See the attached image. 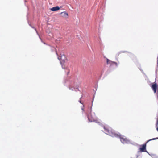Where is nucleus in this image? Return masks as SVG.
<instances>
[{"mask_svg":"<svg viewBox=\"0 0 158 158\" xmlns=\"http://www.w3.org/2000/svg\"><path fill=\"white\" fill-rule=\"evenodd\" d=\"M156 126L157 131H158V121H156Z\"/></svg>","mask_w":158,"mask_h":158,"instance_id":"ddd939ff","label":"nucleus"},{"mask_svg":"<svg viewBox=\"0 0 158 158\" xmlns=\"http://www.w3.org/2000/svg\"><path fill=\"white\" fill-rule=\"evenodd\" d=\"M60 9V7L59 6H56L52 8H51V10L52 11H57Z\"/></svg>","mask_w":158,"mask_h":158,"instance_id":"0eeeda50","label":"nucleus"},{"mask_svg":"<svg viewBox=\"0 0 158 158\" xmlns=\"http://www.w3.org/2000/svg\"><path fill=\"white\" fill-rule=\"evenodd\" d=\"M147 143V142L143 144V145H141L140 146L142 147L139 148L140 150V151H138V152L139 153V152H147V151L146 149V144Z\"/></svg>","mask_w":158,"mask_h":158,"instance_id":"20e7f679","label":"nucleus"},{"mask_svg":"<svg viewBox=\"0 0 158 158\" xmlns=\"http://www.w3.org/2000/svg\"><path fill=\"white\" fill-rule=\"evenodd\" d=\"M58 59L60 61V63L62 66V68L63 69H65V68L63 67V65L64 64L65 61L66 59L65 56L64 55H63L60 57H58Z\"/></svg>","mask_w":158,"mask_h":158,"instance_id":"7ed1b4c3","label":"nucleus"},{"mask_svg":"<svg viewBox=\"0 0 158 158\" xmlns=\"http://www.w3.org/2000/svg\"><path fill=\"white\" fill-rule=\"evenodd\" d=\"M130 56H133L134 55L132 54H130Z\"/></svg>","mask_w":158,"mask_h":158,"instance_id":"b1692460","label":"nucleus"},{"mask_svg":"<svg viewBox=\"0 0 158 158\" xmlns=\"http://www.w3.org/2000/svg\"><path fill=\"white\" fill-rule=\"evenodd\" d=\"M145 80H147V81H149L148 78V77L146 76Z\"/></svg>","mask_w":158,"mask_h":158,"instance_id":"a211bd4d","label":"nucleus"},{"mask_svg":"<svg viewBox=\"0 0 158 158\" xmlns=\"http://www.w3.org/2000/svg\"><path fill=\"white\" fill-rule=\"evenodd\" d=\"M126 52V51H121V52H120V53H122V52L124 53V52Z\"/></svg>","mask_w":158,"mask_h":158,"instance_id":"6ab92c4d","label":"nucleus"},{"mask_svg":"<svg viewBox=\"0 0 158 158\" xmlns=\"http://www.w3.org/2000/svg\"><path fill=\"white\" fill-rule=\"evenodd\" d=\"M69 73V70H68V71L67 72V75H68V74Z\"/></svg>","mask_w":158,"mask_h":158,"instance_id":"aec40b11","label":"nucleus"},{"mask_svg":"<svg viewBox=\"0 0 158 158\" xmlns=\"http://www.w3.org/2000/svg\"><path fill=\"white\" fill-rule=\"evenodd\" d=\"M157 65H158V60L157 61Z\"/></svg>","mask_w":158,"mask_h":158,"instance_id":"a878e982","label":"nucleus"},{"mask_svg":"<svg viewBox=\"0 0 158 158\" xmlns=\"http://www.w3.org/2000/svg\"><path fill=\"white\" fill-rule=\"evenodd\" d=\"M92 107L91 106L90 110L88 111V113H89V114H87V118L89 121L90 122H95L96 123H98L99 125H101L102 124L96 119V116L95 113L94 112L92 113Z\"/></svg>","mask_w":158,"mask_h":158,"instance_id":"f03ea898","label":"nucleus"},{"mask_svg":"<svg viewBox=\"0 0 158 158\" xmlns=\"http://www.w3.org/2000/svg\"><path fill=\"white\" fill-rule=\"evenodd\" d=\"M95 94H94V95H93V101H92V105H91V106H92V105H93V101L94 100V97H95Z\"/></svg>","mask_w":158,"mask_h":158,"instance_id":"f3484780","label":"nucleus"},{"mask_svg":"<svg viewBox=\"0 0 158 158\" xmlns=\"http://www.w3.org/2000/svg\"><path fill=\"white\" fill-rule=\"evenodd\" d=\"M146 152L149 155V154H150L147 151V152Z\"/></svg>","mask_w":158,"mask_h":158,"instance_id":"393cba45","label":"nucleus"},{"mask_svg":"<svg viewBox=\"0 0 158 158\" xmlns=\"http://www.w3.org/2000/svg\"><path fill=\"white\" fill-rule=\"evenodd\" d=\"M67 80H64V82H63V83H64V86H66V84H65V83H66L67 82Z\"/></svg>","mask_w":158,"mask_h":158,"instance_id":"2eb2a0df","label":"nucleus"},{"mask_svg":"<svg viewBox=\"0 0 158 158\" xmlns=\"http://www.w3.org/2000/svg\"><path fill=\"white\" fill-rule=\"evenodd\" d=\"M106 63L107 64H109L110 63V61H111V60H110L109 59L106 58Z\"/></svg>","mask_w":158,"mask_h":158,"instance_id":"4468645a","label":"nucleus"},{"mask_svg":"<svg viewBox=\"0 0 158 158\" xmlns=\"http://www.w3.org/2000/svg\"><path fill=\"white\" fill-rule=\"evenodd\" d=\"M71 84L70 83L69 85V89L72 91H73L74 90V89H75V91H76V90L75 89V88L71 87Z\"/></svg>","mask_w":158,"mask_h":158,"instance_id":"1a4fd4ad","label":"nucleus"},{"mask_svg":"<svg viewBox=\"0 0 158 158\" xmlns=\"http://www.w3.org/2000/svg\"><path fill=\"white\" fill-rule=\"evenodd\" d=\"M158 139V137H156V138H152V139H151L149 140H148L147 142V143H148V142H149L151 141V140H156V139Z\"/></svg>","mask_w":158,"mask_h":158,"instance_id":"9b49d317","label":"nucleus"},{"mask_svg":"<svg viewBox=\"0 0 158 158\" xmlns=\"http://www.w3.org/2000/svg\"><path fill=\"white\" fill-rule=\"evenodd\" d=\"M119 64V62L118 63H117L115 62L112 61H110V63H109V64L110 65V66H112L114 65H116V66L117 67H118V65Z\"/></svg>","mask_w":158,"mask_h":158,"instance_id":"423d86ee","label":"nucleus"},{"mask_svg":"<svg viewBox=\"0 0 158 158\" xmlns=\"http://www.w3.org/2000/svg\"><path fill=\"white\" fill-rule=\"evenodd\" d=\"M76 89H77V90H78V91H79V89H78V87L77 88H76Z\"/></svg>","mask_w":158,"mask_h":158,"instance_id":"5701e85b","label":"nucleus"},{"mask_svg":"<svg viewBox=\"0 0 158 158\" xmlns=\"http://www.w3.org/2000/svg\"><path fill=\"white\" fill-rule=\"evenodd\" d=\"M139 155H136V158H138V157H139ZM131 158H132L131 157Z\"/></svg>","mask_w":158,"mask_h":158,"instance_id":"4be33fe9","label":"nucleus"},{"mask_svg":"<svg viewBox=\"0 0 158 158\" xmlns=\"http://www.w3.org/2000/svg\"><path fill=\"white\" fill-rule=\"evenodd\" d=\"M151 87L154 93H155L156 92L157 89V98H158V85L156 83H155L152 84Z\"/></svg>","mask_w":158,"mask_h":158,"instance_id":"39448f33","label":"nucleus"},{"mask_svg":"<svg viewBox=\"0 0 158 158\" xmlns=\"http://www.w3.org/2000/svg\"><path fill=\"white\" fill-rule=\"evenodd\" d=\"M81 110H82L83 111H84V109L83 108V107H82L81 108Z\"/></svg>","mask_w":158,"mask_h":158,"instance_id":"412c9836","label":"nucleus"},{"mask_svg":"<svg viewBox=\"0 0 158 158\" xmlns=\"http://www.w3.org/2000/svg\"><path fill=\"white\" fill-rule=\"evenodd\" d=\"M60 14L61 15L62 17H64L65 18H67L68 15V13L65 11L61 12L60 13Z\"/></svg>","mask_w":158,"mask_h":158,"instance_id":"6e6552de","label":"nucleus"},{"mask_svg":"<svg viewBox=\"0 0 158 158\" xmlns=\"http://www.w3.org/2000/svg\"><path fill=\"white\" fill-rule=\"evenodd\" d=\"M104 130V133L112 137H115L120 138V141L121 143L123 144L130 143L131 142L130 140L127 139L126 137L123 135H121L118 132H116L114 130L109 127L106 126H102Z\"/></svg>","mask_w":158,"mask_h":158,"instance_id":"f257e3e1","label":"nucleus"},{"mask_svg":"<svg viewBox=\"0 0 158 158\" xmlns=\"http://www.w3.org/2000/svg\"><path fill=\"white\" fill-rule=\"evenodd\" d=\"M29 25L30 26H31V27L32 28H34V29H35V31H36V33H37V34H38V35H39V38H40V39L41 40V42H42V39H41V38H40V36H39V34H38V32H37V31L36 30V29H35V28H34V27H32V26H31V25L30 24H29Z\"/></svg>","mask_w":158,"mask_h":158,"instance_id":"9d476101","label":"nucleus"},{"mask_svg":"<svg viewBox=\"0 0 158 158\" xmlns=\"http://www.w3.org/2000/svg\"><path fill=\"white\" fill-rule=\"evenodd\" d=\"M82 96L80 98V100L78 101V102H79L80 103L83 104L81 103V99L82 98Z\"/></svg>","mask_w":158,"mask_h":158,"instance_id":"dca6fc26","label":"nucleus"},{"mask_svg":"<svg viewBox=\"0 0 158 158\" xmlns=\"http://www.w3.org/2000/svg\"><path fill=\"white\" fill-rule=\"evenodd\" d=\"M149 155L152 157V158H156V156L154 154H151Z\"/></svg>","mask_w":158,"mask_h":158,"instance_id":"f8f14e48","label":"nucleus"}]
</instances>
